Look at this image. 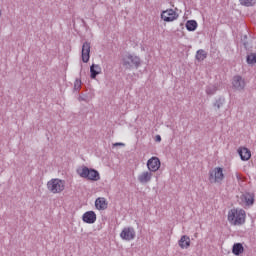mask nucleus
<instances>
[{
  "mask_svg": "<svg viewBox=\"0 0 256 256\" xmlns=\"http://www.w3.org/2000/svg\"><path fill=\"white\" fill-rule=\"evenodd\" d=\"M122 65L125 69H139L141 67V58L133 54H127L122 58Z\"/></svg>",
  "mask_w": 256,
  "mask_h": 256,
  "instance_id": "nucleus-3",
  "label": "nucleus"
},
{
  "mask_svg": "<svg viewBox=\"0 0 256 256\" xmlns=\"http://www.w3.org/2000/svg\"><path fill=\"white\" fill-rule=\"evenodd\" d=\"M77 173L82 179H87V181H99L101 176L99 175V171L89 168L87 166H82L77 169Z\"/></svg>",
  "mask_w": 256,
  "mask_h": 256,
  "instance_id": "nucleus-2",
  "label": "nucleus"
},
{
  "mask_svg": "<svg viewBox=\"0 0 256 256\" xmlns=\"http://www.w3.org/2000/svg\"><path fill=\"white\" fill-rule=\"evenodd\" d=\"M178 245L181 249H189L191 247V238L187 235L181 236Z\"/></svg>",
  "mask_w": 256,
  "mask_h": 256,
  "instance_id": "nucleus-15",
  "label": "nucleus"
},
{
  "mask_svg": "<svg viewBox=\"0 0 256 256\" xmlns=\"http://www.w3.org/2000/svg\"><path fill=\"white\" fill-rule=\"evenodd\" d=\"M236 179L237 181H241L242 183H245V181H247V177L243 176V174L239 172L236 173Z\"/></svg>",
  "mask_w": 256,
  "mask_h": 256,
  "instance_id": "nucleus-26",
  "label": "nucleus"
},
{
  "mask_svg": "<svg viewBox=\"0 0 256 256\" xmlns=\"http://www.w3.org/2000/svg\"><path fill=\"white\" fill-rule=\"evenodd\" d=\"M223 179H225L223 168L216 167L209 172L208 180L210 183H223Z\"/></svg>",
  "mask_w": 256,
  "mask_h": 256,
  "instance_id": "nucleus-5",
  "label": "nucleus"
},
{
  "mask_svg": "<svg viewBox=\"0 0 256 256\" xmlns=\"http://www.w3.org/2000/svg\"><path fill=\"white\" fill-rule=\"evenodd\" d=\"M237 151L242 161H249L251 159V150L247 147H239Z\"/></svg>",
  "mask_w": 256,
  "mask_h": 256,
  "instance_id": "nucleus-13",
  "label": "nucleus"
},
{
  "mask_svg": "<svg viewBox=\"0 0 256 256\" xmlns=\"http://www.w3.org/2000/svg\"><path fill=\"white\" fill-rule=\"evenodd\" d=\"M78 101H85V103H89V98H87V96H79Z\"/></svg>",
  "mask_w": 256,
  "mask_h": 256,
  "instance_id": "nucleus-27",
  "label": "nucleus"
},
{
  "mask_svg": "<svg viewBox=\"0 0 256 256\" xmlns=\"http://www.w3.org/2000/svg\"><path fill=\"white\" fill-rule=\"evenodd\" d=\"M186 29H187V31H195L197 29V21L188 20L186 22Z\"/></svg>",
  "mask_w": 256,
  "mask_h": 256,
  "instance_id": "nucleus-21",
  "label": "nucleus"
},
{
  "mask_svg": "<svg viewBox=\"0 0 256 256\" xmlns=\"http://www.w3.org/2000/svg\"><path fill=\"white\" fill-rule=\"evenodd\" d=\"M232 85L234 89H237V91H243L245 89V79L241 77L240 75H236L233 77Z\"/></svg>",
  "mask_w": 256,
  "mask_h": 256,
  "instance_id": "nucleus-11",
  "label": "nucleus"
},
{
  "mask_svg": "<svg viewBox=\"0 0 256 256\" xmlns=\"http://www.w3.org/2000/svg\"><path fill=\"white\" fill-rule=\"evenodd\" d=\"M225 105V98L224 97H219L215 100L213 103V107H215V111H219L221 107Z\"/></svg>",
  "mask_w": 256,
  "mask_h": 256,
  "instance_id": "nucleus-19",
  "label": "nucleus"
},
{
  "mask_svg": "<svg viewBox=\"0 0 256 256\" xmlns=\"http://www.w3.org/2000/svg\"><path fill=\"white\" fill-rule=\"evenodd\" d=\"M247 63H249V65H253L256 63V55L255 54H250L247 56Z\"/></svg>",
  "mask_w": 256,
  "mask_h": 256,
  "instance_id": "nucleus-24",
  "label": "nucleus"
},
{
  "mask_svg": "<svg viewBox=\"0 0 256 256\" xmlns=\"http://www.w3.org/2000/svg\"><path fill=\"white\" fill-rule=\"evenodd\" d=\"M82 220L84 221V223L93 224L95 223V221H97V214H95V212L93 211H88L83 214Z\"/></svg>",
  "mask_w": 256,
  "mask_h": 256,
  "instance_id": "nucleus-14",
  "label": "nucleus"
},
{
  "mask_svg": "<svg viewBox=\"0 0 256 256\" xmlns=\"http://www.w3.org/2000/svg\"><path fill=\"white\" fill-rule=\"evenodd\" d=\"M81 80L80 79H76L75 82H74V91H78L80 92L81 91Z\"/></svg>",
  "mask_w": 256,
  "mask_h": 256,
  "instance_id": "nucleus-25",
  "label": "nucleus"
},
{
  "mask_svg": "<svg viewBox=\"0 0 256 256\" xmlns=\"http://www.w3.org/2000/svg\"><path fill=\"white\" fill-rule=\"evenodd\" d=\"M217 93V86L210 84L206 87V95H215Z\"/></svg>",
  "mask_w": 256,
  "mask_h": 256,
  "instance_id": "nucleus-23",
  "label": "nucleus"
},
{
  "mask_svg": "<svg viewBox=\"0 0 256 256\" xmlns=\"http://www.w3.org/2000/svg\"><path fill=\"white\" fill-rule=\"evenodd\" d=\"M244 46H246V47H247V43H245V42H244Z\"/></svg>",
  "mask_w": 256,
  "mask_h": 256,
  "instance_id": "nucleus-30",
  "label": "nucleus"
},
{
  "mask_svg": "<svg viewBox=\"0 0 256 256\" xmlns=\"http://www.w3.org/2000/svg\"><path fill=\"white\" fill-rule=\"evenodd\" d=\"M0 17H1V10H0Z\"/></svg>",
  "mask_w": 256,
  "mask_h": 256,
  "instance_id": "nucleus-31",
  "label": "nucleus"
},
{
  "mask_svg": "<svg viewBox=\"0 0 256 256\" xmlns=\"http://www.w3.org/2000/svg\"><path fill=\"white\" fill-rule=\"evenodd\" d=\"M244 251H245V248H243V244H241V243H236V244H234L233 247H232V253H233L234 255L239 256V255H241V253H243Z\"/></svg>",
  "mask_w": 256,
  "mask_h": 256,
  "instance_id": "nucleus-18",
  "label": "nucleus"
},
{
  "mask_svg": "<svg viewBox=\"0 0 256 256\" xmlns=\"http://www.w3.org/2000/svg\"><path fill=\"white\" fill-rule=\"evenodd\" d=\"M242 207H251L255 204V193L246 192L240 196L239 200Z\"/></svg>",
  "mask_w": 256,
  "mask_h": 256,
  "instance_id": "nucleus-6",
  "label": "nucleus"
},
{
  "mask_svg": "<svg viewBox=\"0 0 256 256\" xmlns=\"http://www.w3.org/2000/svg\"><path fill=\"white\" fill-rule=\"evenodd\" d=\"M178 17L179 14H177L173 9L164 10L161 13V19L166 23H171V21H175Z\"/></svg>",
  "mask_w": 256,
  "mask_h": 256,
  "instance_id": "nucleus-8",
  "label": "nucleus"
},
{
  "mask_svg": "<svg viewBox=\"0 0 256 256\" xmlns=\"http://www.w3.org/2000/svg\"><path fill=\"white\" fill-rule=\"evenodd\" d=\"M247 217L245 210L233 208L228 212V221L231 225H243Z\"/></svg>",
  "mask_w": 256,
  "mask_h": 256,
  "instance_id": "nucleus-1",
  "label": "nucleus"
},
{
  "mask_svg": "<svg viewBox=\"0 0 256 256\" xmlns=\"http://www.w3.org/2000/svg\"><path fill=\"white\" fill-rule=\"evenodd\" d=\"M155 141H157V143H161V136L156 135Z\"/></svg>",
  "mask_w": 256,
  "mask_h": 256,
  "instance_id": "nucleus-29",
  "label": "nucleus"
},
{
  "mask_svg": "<svg viewBox=\"0 0 256 256\" xmlns=\"http://www.w3.org/2000/svg\"><path fill=\"white\" fill-rule=\"evenodd\" d=\"M95 207L99 209V211H105V209H107V200H105V198L96 199Z\"/></svg>",
  "mask_w": 256,
  "mask_h": 256,
  "instance_id": "nucleus-17",
  "label": "nucleus"
},
{
  "mask_svg": "<svg viewBox=\"0 0 256 256\" xmlns=\"http://www.w3.org/2000/svg\"><path fill=\"white\" fill-rule=\"evenodd\" d=\"M47 189L50 193L57 194L65 191V181L54 178L47 182Z\"/></svg>",
  "mask_w": 256,
  "mask_h": 256,
  "instance_id": "nucleus-4",
  "label": "nucleus"
},
{
  "mask_svg": "<svg viewBox=\"0 0 256 256\" xmlns=\"http://www.w3.org/2000/svg\"><path fill=\"white\" fill-rule=\"evenodd\" d=\"M81 57L83 63H89V59H91V43L84 42L82 45Z\"/></svg>",
  "mask_w": 256,
  "mask_h": 256,
  "instance_id": "nucleus-9",
  "label": "nucleus"
},
{
  "mask_svg": "<svg viewBox=\"0 0 256 256\" xmlns=\"http://www.w3.org/2000/svg\"><path fill=\"white\" fill-rule=\"evenodd\" d=\"M147 167L148 171L155 173L161 168V160H159L157 157H152L147 161Z\"/></svg>",
  "mask_w": 256,
  "mask_h": 256,
  "instance_id": "nucleus-10",
  "label": "nucleus"
},
{
  "mask_svg": "<svg viewBox=\"0 0 256 256\" xmlns=\"http://www.w3.org/2000/svg\"><path fill=\"white\" fill-rule=\"evenodd\" d=\"M120 237L121 239H123V241H133V239H135L136 237L135 228L133 227L123 228V230L120 233Z\"/></svg>",
  "mask_w": 256,
  "mask_h": 256,
  "instance_id": "nucleus-7",
  "label": "nucleus"
},
{
  "mask_svg": "<svg viewBox=\"0 0 256 256\" xmlns=\"http://www.w3.org/2000/svg\"><path fill=\"white\" fill-rule=\"evenodd\" d=\"M197 61H205L207 59V52L203 49H200L196 52Z\"/></svg>",
  "mask_w": 256,
  "mask_h": 256,
  "instance_id": "nucleus-20",
  "label": "nucleus"
},
{
  "mask_svg": "<svg viewBox=\"0 0 256 256\" xmlns=\"http://www.w3.org/2000/svg\"><path fill=\"white\" fill-rule=\"evenodd\" d=\"M240 5H243L244 7H255L256 0H239Z\"/></svg>",
  "mask_w": 256,
  "mask_h": 256,
  "instance_id": "nucleus-22",
  "label": "nucleus"
},
{
  "mask_svg": "<svg viewBox=\"0 0 256 256\" xmlns=\"http://www.w3.org/2000/svg\"><path fill=\"white\" fill-rule=\"evenodd\" d=\"M97 75H101V66L99 64H92L90 66L91 79H97Z\"/></svg>",
  "mask_w": 256,
  "mask_h": 256,
  "instance_id": "nucleus-16",
  "label": "nucleus"
},
{
  "mask_svg": "<svg viewBox=\"0 0 256 256\" xmlns=\"http://www.w3.org/2000/svg\"><path fill=\"white\" fill-rule=\"evenodd\" d=\"M113 147H125V144L121 143V142H117L113 144Z\"/></svg>",
  "mask_w": 256,
  "mask_h": 256,
  "instance_id": "nucleus-28",
  "label": "nucleus"
},
{
  "mask_svg": "<svg viewBox=\"0 0 256 256\" xmlns=\"http://www.w3.org/2000/svg\"><path fill=\"white\" fill-rule=\"evenodd\" d=\"M153 179V171H144L140 175H138V181L142 185H147V183L151 182Z\"/></svg>",
  "mask_w": 256,
  "mask_h": 256,
  "instance_id": "nucleus-12",
  "label": "nucleus"
}]
</instances>
